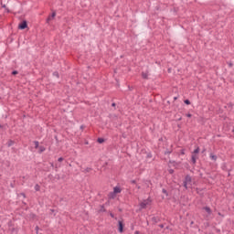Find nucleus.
Wrapping results in <instances>:
<instances>
[{
    "instance_id": "obj_1",
    "label": "nucleus",
    "mask_w": 234,
    "mask_h": 234,
    "mask_svg": "<svg viewBox=\"0 0 234 234\" xmlns=\"http://www.w3.org/2000/svg\"><path fill=\"white\" fill-rule=\"evenodd\" d=\"M193 181L191 179V177L189 176H186L185 177V181H184V187H186V189H189V187H191V186H193Z\"/></svg>"
},
{
    "instance_id": "obj_2",
    "label": "nucleus",
    "mask_w": 234,
    "mask_h": 234,
    "mask_svg": "<svg viewBox=\"0 0 234 234\" xmlns=\"http://www.w3.org/2000/svg\"><path fill=\"white\" fill-rule=\"evenodd\" d=\"M203 209L207 213V214H204V217H205L206 220H209V218H213V217H211L212 211H211V208L209 207H203Z\"/></svg>"
},
{
    "instance_id": "obj_3",
    "label": "nucleus",
    "mask_w": 234,
    "mask_h": 234,
    "mask_svg": "<svg viewBox=\"0 0 234 234\" xmlns=\"http://www.w3.org/2000/svg\"><path fill=\"white\" fill-rule=\"evenodd\" d=\"M147 206H151V198H149V197L140 203L141 209H145V207H147Z\"/></svg>"
},
{
    "instance_id": "obj_4",
    "label": "nucleus",
    "mask_w": 234,
    "mask_h": 234,
    "mask_svg": "<svg viewBox=\"0 0 234 234\" xmlns=\"http://www.w3.org/2000/svg\"><path fill=\"white\" fill-rule=\"evenodd\" d=\"M28 27V24H27V20H24L22 23L18 25V28L20 30H25Z\"/></svg>"
},
{
    "instance_id": "obj_5",
    "label": "nucleus",
    "mask_w": 234,
    "mask_h": 234,
    "mask_svg": "<svg viewBox=\"0 0 234 234\" xmlns=\"http://www.w3.org/2000/svg\"><path fill=\"white\" fill-rule=\"evenodd\" d=\"M54 17H56V12H53L51 14V16H49L47 19V23H50V21H52V19H54Z\"/></svg>"
},
{
    "instance_id": "obj_6",
    "label": "nucleus",
    "mask_w": 234,
    "mask_h": 234,
    "mask_svg": "<svg viewBox=\"0 0 234 234\" xmlns=\"http://www.w3.org/2000/svg\"><path fill=\"white\" fill-rule=\"evenodd\" d=\"M113 193H115V195L122 193V188L120 186L113 187Z\"/></svg>"
},
{
    "instance_id": "obj_7",
    "label": "nucleus",
    "mask_w": 234,
    "mask_h": 234,
    "mask_svg": "<svg viewBox=\"0 0 234 234\" xmlns=\"http://www.w3.org/2000/svg\"><path fill=\"white\" fill-rule=\"evenodd\" d=\"M120 233H123V223L122 221L118 222Z\"/></svg>"
},
{
    "instance_id": "obj_8",
    "label": "nucleus",
    "mask_w": 234,
    "mask_h": 234,
    "mask_svg": "<svg viewBox=\"0 0 234 234\" xmlns=\"http://www.w3.org/2000/svg\"><path fill=\"white\" fill-rule=\"evenodd\" d=\"M108 197L111 199H114V198H116V194L112 191V192L109 193Z\"/></svg>"
},
{
    "instance_id": "obj_9",
    "label": "nucleus",
    "mask_w": 234,
    "mask_h": 234,
    "mask_svg": "<svg viewBox=\"0 0 234 234\" xmlns=\"http://www.w3.org/2000/svg\"><path fill=\"white\" fill-rule=\"evenodd\" d=\"M198 153H200V148L197 147L192 154H198Z\"/></svg>"
},
{
    "instance_id": "obj_10",
    "label": "nucleus",
    "mask_w": 234,
    "mask_h": 234,
    "mask_svg": "<svg viewBox=\"0 0 234 234\" xmlns=\"http://www.w3.org/2000/svg\"><path fill=\"white\" fill-rule=\"evenodd\" d=\"M210 158L214 161L217 162V155L210 154Z\"/></svg>"
},
{
    "instance_id": "obj_11",
    "label": "nucleus",
    "mask_w": 234,
    "mask_h": 234,
    "mask_svg": "<svg viewBox=\"0 0 234 234\" xmlns=\"http://www.w3.org/2000/svg\"><path fill=\"white\" fill-rule=\"evenodd\" d=\"M192 163L197 164V160H198V157H191Z\"/></svg>"
},
{
    "instance_id": "obj_12",
    "label": "nucleus",
    "mask_w": 234,
    "mask_h": 234,
    "mask_svg": "<svg viewBox=\"0 0 234 234\" xmlns=\"http://www.w3.org/2000/svg\"><path fill=\"white\" fill-rule=\"evenodd\" d=\"M142 76H143V78H144V80H147V78H148V74L147 73H142Z\"/></svg>"
},
{
    "instance_id": "obj_13",
    "label": "nucleus",
    "mask_w": 234,
    "mask_h": 234,
    "mask_svg": "<svg viewBox=\"0 0 234 234\" xmlns=\"http://www.w3.org/2000/svg\"><path fill=\"white\" fill-rule=\"evenodd\" d=\"M34 144H35V148L36 149L39 148V142L35 141Z\"/></svg>"
},
{
    "instance_id": "obj_14",
    "label": "nucleus",
    "mask_w": 234,
    "mask_h": 234,
    "mask_svg": "<svg viewBox=\"0 0 234 234\" xmlns=\"http://www.w3.org/2000/svg\"><path fill=\"white\" fill-rule=\"evenodd\" d=\"M97 141L99 142V144H103V142H105V139L99 138Z\"/></svg>"
},
{
    "instance_id": "obj_15",
    "label": "nucleus",
    "mask_w": 234,
    "mask_h": 234,
    "mask_svg": "<svg viewBox=\"0 0 234 234\" xmlns=\"http://www.w3.org/2000/svg\"><path fill=\"white\" fill-rule=\"evenodd\" d=\"M38 149H39V153L45 152L44 146H39Z\"/></svg>"
},
{
    "instance_id": "obj_16",
    "label": "nucleus",
    "mask_w": 234,
    "mask_h": 234,
    "mask_svg": "<svg viewBox=\"0 0 234 234\" xmlns=\"http://www.w3.org/2000/svg\"><path fill=\"white\" fill-rule=\"evenodd\" d=\"M185 103H186V105H191V101H189V100H186Z\"/></svg>"
},
{
    "instance_id": "obj_17",
    "label": "nucleus",
    "mask_w": 234,
    "mask_h": 234,
    "mask_svg": "<svg viewBox=\"0 0 234 234\" xmlns=\"http://www.w3.org/2000/svg\"><path fill=\"white\" fill-rule=\"evenodd\" d=\"M39 189H40L39 185H36V186H35V190L39 191Z\"/></svg>"
},
{
    "instance_id": "obj_18",
    "label": "nucleus",
    "mask_w": 234,
    "mask_h": 234,
    "mask_svg": "<svg viewBox=\"0 0 234 234\" xmlns=\"http://www.w3.org/2000/svg\"><path fill=\"white\" fill-rule=\"evenodd\" d=\"M53 76H56V78H59V73L54 72V73H53Z\"/></svg>"
},
{
    "instance_id": "obj_19",
    "label": "nucleus",
    "mask_w": 234,
    "mask_h": 234,
    "mask_svg": "<svg viewBox=\"0 0 234 234\" xmlns=\"http://www.w3.org/2000/svg\"><path fill=\"white\" fill-rule=\"evenodd\" d=\"M197 154H192V157L194 158H198V155H197Z\"/></svg>"
},
{
    "instance_id": "obj_20",
    "label": "nucleus",
    "mask_w": 234,
    "mask_h": 234,
    "mask_svg": "<svg viewBox=\"0 0 234 234\" xmlns=\"http://www.w3.org/2000/svg\"><path fill=\"white\" fill-rule=\"evenodd\" d=\"M163 193L165 194V195H166V197H167V190H165V188H163Z\"/></svg>"
},
{
    "instance_id": "obj_21",
    "label": "nucleus",
    "mask_w": 234,
    "mask_h": 234,
    "mask_svg": "<svg viewBox=\"0 0 234 234\" xmlns=\"http://www.w3.org/2000/svg\"><path fill=\"white\" fill-rule=\"evenodd\" d=\"M58 162H63V157H59Z\"/></svg>"
},
{
    "instance_id": "obj_22",
    "label": "nucleus",
    "mask_w": 234,
    "mask_h": 234,
    "mask_svg": "<svg viewBox=\"0 0 234 234\" xmlns=\"http://www.w3.org/2000/svg\"><path fill=\"white\" fill-rule=\"evenodd\" d=\"M187 118H191V113L186 114Z\"/></svg>"
},
{
    "instance_id": "obj_23",
    "label": "nucleus",
    "mask_w": 234,
    "mask_h": 234,
    "mask_svg": "<svg viewBox=\"0 0 234 234\" xmlns=\"http://www.w3.org/2000/svg\"><path fill=\"white\" fill-rule=\"evenodd\" d=\"M12 74L16 75V74H17V71L15 70L12 72Z\"/></svg>"
},
{
    "instance_id": "obj_24",
    "label": "nucleus",
    "mask_w": 234,
    "mask_h": 234,
    "mask_svg": "<svg viewBox=\"0 0 234 234\" xmlns=\"http://www.w3.org/2000/svg\"><path fill=\"white\" fill-rule=\"evenodd\" d=\"M112 107H116V103L113 102V103L112 104Z\"/></svg>"
},
{
    "instance_id": "obj_25",
    "label": "nucleus",
    "mask_w": 234,
    "mask_h": 234,
    "mask_svg": "<svg viewBox=\"0 0 234 234\" xmlns=\"http://www.w3.org/2000/svg\"><path fill=\"white\" fill-rule=\"evenodd\" d=\"M111 217H112V218H114V215H113V214H111Z\"/></svg>"
},
{
    "instance_id": "obj_26",
    "label": "nucleus",
    "mask_w": 234,
    "mask_h": 234,
    "mask_svg": "<svg viewBox=\"0 0 234 234\" xmlns=\"http://www.w3.org/2000/svg\"><path fill=\"white\" fill-rule=\"evenodd\" d=\"M51 213H54V209H50Z\"/></svg>"
},
{
    "instance_id": "obj_27",
    "label": "nucleus",
    "mask_w": 234,
    "mask_h": 234,
    "mask_svg": "<svg viewBox=\"0 0 234 234\" xmlns=\"http://www.w3.org/2000/svg\"><path fill=\"white\" fill-rule=\"evenodd\" d=\"M36 229H37H37H39V228H38V227H36Z\"/></svg>"
},
{
    "instance_id": "obj_28",
    "label": "nucleus",
    "mask_w": 234,
    "mask_h": 234,
    "mask_svg": "<svg viewBox=\"0 0 234 234\" xmlns=\"http://www.w3.org/2000/svg\"><path fill=\"white\" fill-rule=\"evenodd\" d=\"M182 154H184V151L182 152Z\"/></svg>"
}]
</instances>
